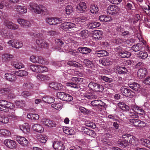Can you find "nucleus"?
Masks as SVG:
<instances>
[{
    "mask_svg": "<svg viewBox=\"0 0 150 150\" xmlns=\"http://www.w3.org/2000/svg\"><path fill=\"white\" fill-rule=\"evenodd\" d=\"M103 32L100 30H96L94 32L93 35V37L98 39H100L101 38Z\"/></svg>",
    "mask_w": 150,
    "mask_h": 150,
    "instance_id": "nucleus-40",
    "label": "nucleus"
},
{
    "mask_svg": "<svg viewBox=\"0 0 150 150\" xmlns=\"http://www.w3.org/2000/svg\"><path fill=\"white\" fill-rule=\"evenodd\" d=\"M89 9L90 11L92 14H97L99 11L97 6L94 4L91 5Z\"/></svg>",
    "mask_w": 150,
    "mask_h": 150,
    "instance_id": "nucleus-31",
    "label": "nucleus"
},
{
    "mask_svg": "<svg viewBox=\"0 0 150 150\" xmlns=\"http://www.w3.org/2000/svg\"><path fill=\"white\" fill-rule=\"evenodd\" d=\"M15 74L19 76H26L28 75V73L25 70H20L18 71H15Z\"/></svg>",
    "mask_w": 150,
    "mask_h": 150,
    "instance_id": "nucleus-36",
    "label": "nucleus"
},
{
    "mask_svg": "<svg viewBox=\"0 0 150 150\" xmlns=\"http://www.w3.org/2000/svg\"><path fill=\"white\" fill-rule=\"evenodd\" d=\"M75 26V25L73 23L67 22L61 24L60 25V27L65 31H67L71 29Z\"/></svg>",
    "mask_w": 150,
    "mask_h": 150,
    "instance_id": "nucleus-13",
    "label": "nucleus"
},
{
    "mask_svg": "<svg viewBox=\"0 0 150 150\" xmlns=\"http://www.w3.org/2000/svg\"><path fill=\"white\" fill-rule=\"evenodd\" d=\"M98 78L101 81H103L106 82L110 83L113 81V79L111 78H109L108 77L103 75L100 76Z\"/></svg>",
    "mask_w": 150,
    "mask_h": 150,
    "instance_id": "nucleus-34",
    "label": "nucleus"
},
{
    "mask_svg": "<svg viewBox=\"0 0 150 150\" xmlns=\"http://www.w3.org/2000/svg\"><path fill=\"white\" fill-rule=\"evenodd\" d=\"M37 78L40 81H44L47 80V77L46 75L39 74L37 75Z\"/></svg>",
    "mask_w": 150,
    "mask_h": 150,
    "instance_id": "nucleus-55",
    "label": "nucleus"
},
{
    "mask_svg": "<svg viewBox=\"0 0 150 150\" xmlns=\"http://www.w3.org/2000/svg\"><path fill=\"white\" fill-rule=\"evenodd\" d=\"M69 53L71 55V57L73 58L76 57L78 54L77 51L75 50H70L69 52Z\"/></svg>",
    "mask_w": 150,
    "mask_h": 150,
    "instance_id": "nucleus-61",
    "label": "nucleus"
},
{
    "mask_svg": "<svg viewBox=\"0 0 150 150\" xmlns=\"http://www.w3.org/2000/svg\"><path fill=\"white\" fill-rule=\"evenodd\" d=\"M14 57L13 56L12 54H5L2 55V59L6 61L7 60H8L9 59H12Z\"/></svg>",
    "mask_w": 150,
    "mask_h": 150,
    "instance_id": "nucleus-46",
    "label": "nucleus"
},
{
    "mask_svg": "<svg viewBox=\"0 0 150 150\" xmlns=\"http://www.w3.org/2000/svg\"><path fill=\"white\" fill-rule=\"evenodd\" d=\"M16 140L20 144L23 146H27L28 144V140L23 137L17 136L16 137Z\"/></svg>",
    "mask_w": 150,
    "mask_h": 150,
    "instance_id": "nucleus-18",
    "label": "nucleus"
},
{
    "mask_svg": "<svg viewBox=\"0 0 150 150\" xmlns=\"http://www.w3.org/2000/svg\"><path fill=\"white\" fill-rule=\"evenodd\" d=\"M88 87L90 90L94 91L102 92L104 89L103 86L94 82H90L88 85Z\"/></svg>",
    "mask_w": 150,
    "mask_h": 150,
    "instance_id": "nucleus-5",
    "label": "nucleus"
},
{
    "mask_svg": "<svg viewBox=\"0 0 150 150\" xmlns=\"http://www.w3.org/2000/svg\"><path fill=\"white\" fill-rule=\"evenodd\" d=\"M21 130L25 134H28L30 131V128L29 125L27 123H25L24 125H21L19 126Z\"/></svg>",
    "mask_w": 150,
    "mask_h": 150,
    "instance_id": "nucleus-22",
    "label": "nucleus"
},
{
    "mask_svg": "<svg viewBox=\"0 0 150 150\" xmlns=\"http://www.w3.org/2000/svg\"><path fill=\"white\" fill-rule=\"evenodd\" d=\"M15 105L12 103L5 100H0V111L8 112L10 110L13 109Z\"/></svg>",
    "mask_w": 150,
    "mask_h": 150,
    "instance_id": "nucleus-3",
    "label": "nucleus"
},
{
    "mask_svg": "<svg viewBox=\"0 0 150 150\" xmlns=\"http://www.w3.org/2000/svg\"><path fill=\"white\" fill-rule=\"evenodd\" d=\"M42 100L46 103H51L54 101V97L50 96H46L43 97L42 98Z\"/></svg>",
    "mask_w": 150,
    "mask_h": 150,
    "instance_id": "nucleus-29",
    "label": "nucleus"
},
{
    "mask_svg": "<svg viewBox=\"0 0 150 150\" xmlns=\"http://www.w3.org/2000/svg\"><path fill=\"white\" fill-rule=\"evenodd\" d=\"M120 35L123 38H127L130 37L131 34L128 31L122 30Z\"/></svg>",
    "mask_w": 150,
    "mask_h": 150,
    "instance_id": "nucleus-45",
    "label": "nucleus"
},
{
    "mask_svg": "<svg viewBox=\"0 0 150 150\" xmlns=\"http://www.w3.org/2000/svg\"><path fill=\"white\" fill-rule=\"evenodd\" d=\"M72 81L67 83L66 85L67 86L78 89L80 88L79 84L83 82V79L82 78L72 77L71 79Z\"/></svg>",
    "mask_w": 150,
    "mask_h": 150,
    "instance_id": "nucleus-4",
    "label": "nucleus"
},
{
    "mask_svg": "<svg viewBox=\"0 0 150 150\" xmlns=\"http://www.w3.org/2000/svg\"><path fill=\"white\" fill-rule=\"evenodd\" d=\"M143 46V45L142 43H137L133 45L131 47V49L135 52H138L142 49Z\"/></svg>",
    "mask_w": 150,
    "mask_h": 150,
    "instance_id": "nucleus-27",
    "label": "nucleus"
},
{
    "mask_svg": "<svg viewBox=\"0 0 150 150\" xmlns=\"http://www.w3.org/2000/svg\"><path fill=\"white\" fill-rule=\"evenodd\" d=\"M120 91L123 95L126 96L131 98L134 96L133 91L125 87H122L121 88Z\"/></svg>",
    "mask_w": 150,
    "mask_h": 150,
    "instance_id": "nucleus-10",
    "label": "nucleus"
},
{
    "mask_svg": "<svg viewBox=\"0 0 150 150\" xmlns=\"http://www.w3.org/2000/svg\"><path fill=\"white\" fill-rule=\"evenodd\" d=\"M118 105L119 108L123 111H127L129 109V107L126 105L124 103L120 102L118 103Z\"/></svg>",
    "mask_w": 150,
    "mask_h": 150,
    "instance_id": "nucleus-30",
    "label": "nucleus"
},
{
    "mask_svg": "<svg viewBox=\"0 0 150 150\" xmlns=\"http://www.w3.org/2000/svg\"><path fill=\"white\" fill-rule=\"evenodd\" d=\"M55 43L56 45L59 47H61L63 45L64 43L62 40L59 39H56Z\"/></svg>",
    "mask_w": 150,
    "mask_h": 150,
    "instance_id": "nucleus-62",
    "label": "nucleus"
},
{
    "mask_svg": "<svg viewBox=\"0 0 150 150\" xmlns=\"http://www.w3.org/2000/svg\"><path fill=\"white\" fill-rule=\"evenodd\" d=\"M137 57L141 59H145L148 57L147 52L143 51H140L137 54Z\"/></svg>",
    "mask_w": 150,
    "mask_h": 150,
    "instance_id": "nucleus-32",
    "label": "nucleus"
},
{
    "mask_svg": "<svg viewBox=\"0 0 150 150\" xmlns=\"http://www.w3.org/2000/svg\"><path fill=\"white\" fill-rule=\"evenodd\" d=\"M28 34L33 38L42 37L43 35L42 34L40 33L32 32H29L28 33Z\"/></svg>",
    "mask_w": 150,
    "mask_h": 150,
    "instance_id": "nucleus-38",
    "label": "nucleus"
},
{
    "mask_svg": "<svg viewBox=\"0 0 150 150\" xmlns=\"http://www.w3.org/2000/svg\"><path fill=\"white\" fill-rule=\"evenodd\" d=\"M4 144L8 148L13 149L16 148L17 146L15 142L9 139H6L4 141Z\"/></svg>",
    "mask_w": 150,
    "mask_h": 150,
    "instance_id": "nucleus-14",
    "label": "nucleus"
},
{
    "mask_svg": "<svg viewBox=\"0 0 150 150\" xmlns=\"http://www.w3.org/2000/svg\"><path fill=\"white\" fill-rule=\"evenodd\" d=\"M32 127L34 130L38 132H42L44 130L43 128L40 124L34 125Z\"/></svg>",
    "mask_w": 150,
    "mask_h": 150,
    "instance_id": "nucleus-28",
    "label": "nucleus"
},
{
    "mask_svg": "<svg viewBox=\"0 0 150 150\" xmlns=\"http://www.w3.org/2000/svg\"><path fill=\"white\" fill-rule=\"evenodd\" d=\"M0 134L5 137H7L11 135V133L7 129H0Z\"/></svg>",
    "mask_w": 150,
    "mask_h": 150,
    "instance_id": "nucleus-33",
    "label": "nucleus"
},
{
    "mask_svg": "<svg viewBox=\"0 0 150 150\" xmlns=\"http://www.w3.org/2000/svg\"><path fill=\"white\" fill-rule=\"evenodd\" d=\"M78 50L80 53L84 54H87L90 53L92 50L89 48L83 47H79Z\"/></svg>",
    "mask_w": 150,
    "mask_h": 150,
    "instance_id": "nucleus-23",
    "label": "nucleus"
},
{
    "mask_svg": "<svg viewBox=\"0 0 150 150\" xmlns=\"http://www.w3.org/2000/svg\"><path fill=\"white\" fill-rule=\"evenodd\" d=\"M15 103L16 106L20 108L23 107L25 105V102L22 100L16 101Z\"/></svg>",
    "mask_w": 150,
    "mask_h": 150,
    "instance_id": "nucleus-50",
    "label": "nucleus"
},
{
    "mask_svg": "<svg viewBox=\"0 0 150 150\" xmlns=\"http://www.w3.org/2000/svg\"><path fill=\"white\" fill-rule=\"evenodd\" d=\"M142 141L143 144L150 149V141L146 139H143Z\"/></svg>",
    "mask_w": 150,
    "mask_h": 150,
    "instance_id": "nucleus-58",
    "label": "nucleus"
},
{
    "mask_svg": "<svg viewBox=\"0 0 150 150\" xmlns=\"http://www.w3.org/2000/svg\"><path fill=\"white\" fill-rule=\"evenodd\" d=\"M11 64L14 68L18 69L23 68L24 66L22 63L18 61H13L11 62Z\"/></svg>",
    "mask_w": 150,
    "mask_h": 150,
    "instance_id": "nucleus-24",
    "label": "nucleus"
},
{
    "mask_svg": "<svg viewBox=\"0 0 150 150\" xmlns=\"http://www.w3.org/2000/svg\"><path fill=\"white\" fill-rule=\"evenodd\" d=\"M122 138L124 140L118 141V144L119 146L123 148L129 145V143L133 145L138 144V142L137 138L129 134L123 135Z\"/></svg>",
    "mask_w": 150,
    "mask_h": 150,
    "instance_id": "nucleus-1",
    "label": "nucleus"
},
{
    "mask_svg": "<svg viewBox=\"0 0 150 150\" xmlns=\"http://www.w3.org/2000/svg\"><path fill=\"white\" fill-rule=\"evenodd\" d=\"M57 96L61 100L66 101H70L73 99L71 95L63 92H58L57 93Z\"/></svg>",
    "mask_w": 150,
    "mask_h": 150,
    "instance_id": "nucleus-6",
    "label": "nucleus"
},
{
    "mask_svg": "<svg viewBox=\"0 0 150 150\" xmlns=\"http://www.w3.org/2000/svg\"><path fill=\"white\" fill-rule=\"evenodd\" d=\"M27 117L28 119L31 120H37L39 119V117L38 115L36 114L30 113L27 115Z\"/></svg>",
    "mask_w": 150,
    "mask_h": 150,
    "instance_id": "nucleus-37",
    "label": "nucleus"
},
{
    "mask_svg": "<svg viewBox=\"0 0 150 150\" xmlns=\"http://www.w3.org/2000/svg\"><path fill=\"white\" fill-rule=\"evenodd\" d=\"M106 105V104L103 102L101 100L97 104L95 107L96 108H99L100 109H103L105 108V106Z\"/></svg>",
    "mask_w": 150,
    "mask_h": 150,
    "instance_id": "nucleus-54",
    "label": "nucleus"
},
{
    "mask_svg": "<svg viewBox=\"0 0 150 150\" xmlns=\"http://www.w3.org/2000/svg\"><path fill=\"white\" fill-rule=\"evenodd\" d=\"M33 93L30 92L28 91H24L23 92L21 93L22 96L26 98L28 97L31 96L33 95Z\"/></svg>",
    "mask_w": 150,
    "mask_h": 150,
    "instance_id": "nucleus-56",
    "label": "nucleus"
},
{
    "mask_svg": "<svg viewBox=\"0 0 150 150\" xmlns=\"http://www.w3.org/2000/svg\"><path fill=\"white\" fill-rule=\"evenodd\" d=\"M122 58H128L129 57L131 54L129 52L124 50L121 52L120 53V54L119 55Z\"/></svg>",
    "mask_w": 150,
    "mask_h": 150,
    "instance_id": "nucleus-42",
    "label": "nucleus"
},
{
    "mask_svg": "<svg viewBox=\"0 0 150 150\" xmlns=\"http://www.w3.org/2000/svg\"><path fill=\"white\" fill-rule=\"evenodd\" d=\"M139 121H140V120H138L137 118H134L129 119V122L130 124L137 127Z\"/></svg>",
    "mask_w": 150,
    "mask_h": 150,
    "instance_id": "nucleus-44",
    "label": "nucleus"
},
{
    "mask_svg": "<svg viewBox=\"0 0 150 150\" xmlns=\"http://www.w3.org/2000/svg\"><path fill=\"white\" fill-rule=\"evenodd\" d=\"M45 22L50 25H55L62 22L61 18H58L47 17L45 18Z\"/></svg>",
    "mask_w": 150,
    "mask_h": 150,
    "instance_id": "nucleus-7",
    "label": "nucleus"
},
{
    "mask_svg": "<svg viewBox=\"0 0 150 150\" xmlns=\"http://www.w3.org/2000/svg\"><path fill=\"white\" fill-rule=\"evenodd\" d=\"M127 71V69L125 67L118 66L116 70V73L119 74H125Z\"/></svg>",
    "mask_w": 150,
    "mask_h": 150,
    "instance_id": "nucleus-20",
    "label": "nucleus"
},
{
    "mask_svg": "<svg viewBox=\"0 0 150 150\" xmlns=\"http://www.w3.org/2000/svg\"><path fill=\"white\" fill-rule=\"evenodd\" d=\"M76 33L78 34L83 39L86 38L89 36L88 32L86 30H83L81 31L78 30L76 32Z\"/></svg>",
    "mask_w": 150,
    "mask_h": 150,
    "instance_id": "nucleus-19",
    "label": "nucleus"
},
{
    "mask_svg": "<svg viewBox=\"0 0 150 150\" xmlns=\"http://www.w3.org/2000/svg\"><path fill=\"white\" fill-rule=\"evenodd\" d=\"M67 64L70 66L76 67H81V64H79L78 63L73 61L68 62Z\"/></svg>",
    "mask_w": 150,
    "mask_h": 150,
    "instance_id": "nucleus-39",
    "label": "nucleus"
},
{
    "mask_svg": "<svg viewBox=\"0 0 150 150\" xmlns=\"http://www.w3.org/2000/svg\"><path fill=\"white\" fill-rule=\"evenodd\" d=\"M4 24L8 28L13 30L18 29L19 27L18 25L7 20H5L4 21Z\"/></svg>",
    "mask_w": 150,
    "mask_h": 150,
    "instance_id": "nucleus-11",
    "label": "nucleus"
},
{
    "mask_svg": "<svg viewBox=\"0 0 150 150\" xmlns=\"http://www.w3.org/2000/svg\"><path fill=\"white\" fill-rule=\"evenodd\" d=\"M15 8L17 11L21 13H25L27 11V8L23 6H15Z\"/></svg>",
    "mask_w": 150,
    "mask_h": 150,
    "instance_id": "nucleus-25",
    "label": "nucleus"
},
{
    "mask_svg": "<svg viewBox=\"0 0 150 150\" xmlns=\"http://www.w3.org/2000/svg\"><path fill=\"white\" fill-rule=\"evenodd\" d=\"M73 8L71 6H68L66 8V11L67 15L70 14L73 12Z\"/></svg>",
    "mask_w": 150,
    "mask_h": 150,
    "instance_id": "nucleus-59",
    "label": "nucleus"
},
{
    "mask_svg": "<svg viewBox=\"0 0 150 150\" xmlns=\"http://www.w3.org/2000/svg\"><path fill=\"white\" fill-rule=\"evenodd\" d=\"M106 51L103 50H100L96 51L95 54V55H98V54H101L102 56H103L106 55Z\"/></svg>",
    "mask_w": 150,
    "mask_h": 150,
    "instance_id": "nucleus-57",
    "label": "nucleus"
},
{
    "mask_svg": "<svg viewBox=\"0 0 150 150\" xmlns=\"http://www.w3.org/2000/svg\"><path fill=\"white\" fill-rule=\"evenodd\" d=\"M77 21L81 22H84L85 21L89 19V18L85 16L79 17L77 18Z\"/></svg>",
    "mask_w": 150,
    "mask_h": 150,
    "instance_id": "nucleus-60",
    "label": "nucleus"
},
{
    "mask_svg": "<svg viewBox=\"0 0 150 150\" xmlns=\"http://www.w3.org/2000/svg\"><path fill=\"white\" fill-rule=\"evenodd\" d=\"M64 132L66 134L72 135H74L75 133L74 131L72 129L66 127L63 129Z\"/></svg>",
    "mask_w": 150,
    "mask_h": 150,
    "instance_id": "nucleus-35",
    "label": "nucleus"
},
{
    "mask_svg": "<svg viewBox=\"0 0 150 150\" xmlns=\"http://www.w3.org/2000/svg\"><path fill=\"white\" fill-rule=\"evenodd\" d=\"M30 9L32 12L38 14L42 13L44 15L49 14V12L47 8L43 5H38L34 3H31L29 4Z\"/></svg>",
    "mask_w": 150,
    "mask_h": 150,
    "instance_id": "nucleus-2",
    "label": "nucleus"
},
{
    "mask_svg": "<svg viewBox=\"0 0 150 150\" xmlns=\"http://www.w3.org/2000/svg\"><path fill=\"white\" fill-rule=\"evenodd\" d=\"M9 121V120L7 117L4 115L0 116V122L3 123H7Z\"/></svg>",
    "mask_w": 150,
    "mask_h": 150,
    "instance_id": "nucleus-49",
    "label": "nucleus"
},
{
    "mask_svg": "<svg viewBox=\"0 0 150 150\" xmlns=\"http://www.w3.org/2000/svg\"><path fill=\"white\" fill-rule=\"evenodd\" d=\"M52 108L56 110H59L61 109L62 108V105L60 103H57L52 104L51 105Z\"/></svg>",
    "mask_w": 150,
    "mask_h": 150,
    "instance_id": "nucleus-53",
    "label": "nucleus"
},
{
    "mask_svg": "<svg viewBox=\"0 0 150 150\" xmlns=\"http://www.w3.org/2000/svg\"><path fill=\"white\" fill-rule=\"evenodd\" d=\"M36 43L41 47L47 48L49 46V44L44 40L41 39H37L36 40Z\"/></svg>",
    "mask_w": 150,
    "mask_h": 150,
    "instance_id": "nucleus-21",
    "label": "nucleus"
},
{
    "mask_svg": "<svg viewBox=\"0 0 150 150\" xmlns=\"http://www.w3.org/2000/svg\"><path fill=\"white\" fill-rule=\"evenodd\" d=\"M147 73V70L145 68H142L139 69L137 72V76L139 79H142L145 77Z\"/></svg>",
    "mask_w": 150,
    "mask_h": 150,
    "instance_id": "nucleus-17",
    "label": "nucleus"
},
{
    "mask_svg": "<svg viewBox=\"0 0 150 150\" xmlns=\"http://www.w3.org/2000/svg\"><path fill=\"white\" fill-rule=\"evenodd\" d=\"M41 123L43 125L50 127H55L57 125L54 122L51 120L49 119H42L41 121Z\"/></svg>",
    "mask_w": 150,
    "mask_h": 150,
    "instance_id": "nucleus-9",
    "label": "nucleus"
},
{
    "mask_svg": "<svg viewBox=\"0 0 150 150\" xmlns=\"http://www.w3.org/2000/svg\"><path fill=\"white\" fill-rule=\"evenodd\" d=\"M38 140L42 143H45L47 141V137L45 135H39L37 136Z\"/></svg>",
    "mask_w": 150,
    "mask_h": 150,
    "instance_id": "nucleus-43",
    "label": "nucleus"
},
{
    "mask_svg": "<svg viewBox=\"0 0 150 150\" xmlns=\"http://www.w3.org/2000/svg\"><path fill=\"white\" fill-rule=\"evenodd\" d=\"M30 61L34 63L41 64L45 63L43 58L41 56L32 55L30 57Z\"/></svg>",
    "mask_w": 150,
    "mask_h": 150,
    "instance_id": "nucleus-12",
    "label": "nucleus"
},
{
    "mask_svg": "<svg viewBox=\"0 0 150 150\" xmlns=\"http://www.w3.org/2000/svg\"><path fill=\"white\" fill-rule=\"evenodd\" d=\"M3 37L6 39H12L13 38V36L12 32L8 30L6 33L4 34Z\"/></svg>",
    "mask_w": 150,
    "mask_h": 150,
    "instance_id": "nucleus-51",
    "label": "nucleus"
},
{
    "mask_svg": "<svg viewBox=\"0 0 150 150\" xmlns=\"http://www.w3.org/2000/svg\"><path fill=\"white\" fill-rule=\"evenodd\" d=\"M4 77L6 79L11 82L15 81L16 79V76L14 74L10 73L5 74Z\"/></svg>",
    "mask_w": 150,
    "mask_h": 150,
    "instance_id": "nucleus-26",
    "label": "nucleus"
},
{
    "mask_svg": "<svg viewBox=\"0 0 150 150\" xmlns=\"http://www.w3.org/2000/svg\"><path fill=\"white\" fill-rule=\"evenodd\" d=\"M87 8L86 3L84 2H80L76 6V11L80 13L84 12Z\"/></svg>",
    "mask_w": 150,
    "mask_h": 150,
    "instance_id": "nucleus-15",
    "label": "nucleus"
},
{
    "mask_svg": "<svg viewBox=\"0 0 150 150\" xmlns=\"http://www.w3.org/2000/svg\"><path fill=\"white\" fill-rule=\"evenodd\" d=\"M53 146L55 150H64L65 148L62 142L57 141L54 142Z\"/></svg>",
    "mask_w": 150,
    "mask_h": 150,
    "instance_id": "nucleus-16",
    "label": "nucleus"
},
{
    "mask_svg": "<svg viewBox=\"0 0 150 150\" xmlns=\"http://www.w3.org/2000/svg\"><path fill=\"white\" fill-rule=\"evenodd\" d=\"M84 97L88 99H96L97 97L96 96L93 95L92 93L89 92L85 93L84 94Z\"/></svg>",
    "mask_w": 150,
    "mask_h": 150,
    "instance_id": "nucleus-41",
    "label": "nucleus"
},
{
    "mask_svg": "<svg viewBox=\"0 0 150 150\" xmlns=\"http://www.w3.org/2000/svg\"><path fill=\"white\" fill-rule=\"evenodd\" d=\"M38 73H41L43 72H47L48 71V68L44 66L39 65Z\"/></svg>",
    "mask_w": 150,
    "mask_h": 150,
    "instance_id": "nucleus-47",
    "label": "nucleus"
},
{
    "mask_svg": "<svg viewBox=\"0 0 150 150\" xmlns=\"http://www.w3.org/2000/svg\"><path fill=\"white\" fill-rule=\"evenodd\" d=\"M83 64L88 67H92L93 65L92 62L88 59H85L83 61Z\"/></svg>",
    "mask_w": 150,
    "mask_h": 150,
    "instance_id": "nucleus-48",
    "label": "nucleus"
},
{
    "mask_svg": "<svg viewBox=\"0 0 150 150\" xmlns=\"http://www.w3.org/2000/svg\"><path fill=\"white\" fill-rule=\"evenodd\" d=\"M86 125L88 127H90L92 128H95L96 127V125L90 121H88L86 122Z\"/></svg>",
    "mask_w": 150,
    "mask_h": 150,
    "instance_id": "nucleus-63",
    "label": "nucleus"
},
{
    "mask_svg": "<svg viewBox=\"0 0 150 150\" xmlns=\"http://www.w3.org/2000/svg\"><path fill=\"white\" fill-rule=\"evenodd\" d=\"M7 43L10 46L19 49L23 46L22 42L17 40H9Z\"/></svg>",
    "mask_w": 150,
    "mask_h": 150,
    "instance_id": "nucleus-8",
    "label": "nucleus"
},
{
    "mask_svg": "<svg viewBox=\"0 0 150 150\" xmlns=\"http://www.w3.org/2000/svg\"><path fill=\"white\" fill-rule=\"evenodd\" d=\"M143 83L148 85H150V76L147 77L143 81Z\"/></svg>",
    "mask_w": 150,
    "mask_h": 150,
    "instance_id": "nucleus-64",
    "label": "nucleus"
},
{
    "mask_svg": "<svg viewBox=\"0 0 150 150\" xmlns=\"http://www.w3.org/2000/svg\"><path fill=\"white\" fill-rule=\"evenodd\" d=\"M39 65L32 64L30 66V69L33 72L38 73Z\"/></svg>",
    "mask_w": 150,
    "mask_h": 150,
    "instance_id": "nucleus-52",
    "label": "nucleus"
}]
</instances>
